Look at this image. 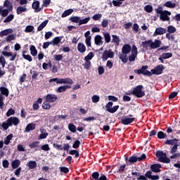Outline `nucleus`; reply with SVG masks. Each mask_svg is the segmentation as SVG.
Here are the masks:
<instances>
[{
	"instance_id": "obj_1",
	"label": "nucleus",
	"mask_w": 180,
	"mask_h": 180,
	"mask_svg": "<svg viewBox=\"0 0 180 180\" xmlns=\"http://www.w3.org/2000/svg\"><path fill=\"white\" fill-rule=\"evenodd\" d=\"M20 123V120L17 117H9L6 122H3L1 127L4 130H8L11 126H18Z\"/></svg>"
},
{
	"instance_id": "obj_2",
	"label": "nucleus",
	"mask_w": 180,
	"mask_h": 180,
	"mask_svg": "<svg viewBox=\"0 0 180 180\" xmlns=\"http://www.w3.org/2000/svg\"><path fill=\"white\" fill-rule=\"evenodd\" d=\"M8 98L9 96V89L5 86L0 87V109H3L4 106V101H5V97Z\"/></svg>"
},
{
	"instance_id": "obj_3",
	"label": "nucleus",
	"mask_w": 180,
	"mask_h": 180,
	"mask_svg": "<svg viewBox=\"0 0 180 180\" xmlns=\"http://www.w3.org/2000/svg\"><path fill=\"white\" fill-rule=\"evenodd\" d=\"M51 82H56L57 84H67L68 85H72L74 84V81L72 80L71 78L67 77L64 79H59V78H53L49 79V83L51 84Z\"/></svg>"
},
{
	"instance_id": "obj_4",
	"label": "nucleus",
	"mask_w": 180,
	"mask_h": 180,
	"mask_svg": "<svg viewBox=\"0 0 180 180\" xmlns=\"http://www.w3.org/2000/svg\"><path fill=\"white\" fill-rule=\"evenodd\" d=\"M156 156L158 158V161H160V162H164L165 164H169V162H171V160L167 158V153H164V151H157Z\"/></svg>"
},
{
	"instance_id": "obj_5",
	"label": "nucleus",
	"mask_w": 180,
	"mask_h": 180,
	"mask_svg": "<svg viewBox=\"0 0 180 180\" xmlns=\"http://www.w3.org/2000/svg\"><path fill=\"white\" fill-rule=\"evenodd\" d=\"M131 94L136 96V98H143L146 95V93L143 91V85L136 86L133 89Z\"/></svg>"
},
{
	"instance_id": "obj_6",
	"label": "nucleus",
	"mask_w": 180,
	"mask_h": 180,
	"mask_svg": "<svg viewBox=\"0 0 180 180\" xmlns=\"http://www.w3.org/2000/svg\"><path fill=\"white\" fill-rule=\"evenodd\" d=\"M147 68H148V65H143L141 67V69L135 70L134 72L135 74H138V75L142 74V75H147L148 77H151L153 74L151 73V72L147 70Z\"/></svg>"
},
{
	"instance_id": "obj_7",
	"label": "nucleus",
	"mask_w": 180,
	"mask_h": 180,
	"mask_svg": "<svg viewBox=\"0 0 180 180\" xmlns=\"http://www.w3.org/2000/svg\"><path fill=\"white\" fill-rule=\"evenodd\" d=\"M136 120V118L134 117L133 115H129L127 116H124L121 118V123L124 126H127V124H130V123H133Z\"/></svg>"
},
{
	"instance_id": "obj_8",
	"label": "nucleus",
	"mask_w": 180,
	"mask_h": 180,
	"mask_svg": "<svg viewBox=\"0 0 180 180\" xmlns=\"http://www.w3.org/2000/svg\"><path fill=\"white\" fill-rule=\"evenodd\" d=\"M138 54L139 52L137 51V46H136V45H133L131 51V55L128 57L129 61H130L131 63L135 61L136 58H137Z\"/></svg>"
},
{
	"instance_id": "obj_9",
	"label": "nucleus",
	"mask_w": 180,
	"mask_h": 180,
	"mask_svg": "<svg viewBox=\"0 0 180 180\" xmlns=\"http://www.w3.org/2000/svg\"><path fill=\"white\" fill-rule=\"evenodd\" d=\"M115 57V53L112 50H105L102 54L103 61H106L108 58H113Z\"/></svg>"
},
{
	"instance_id": "obj_10",
	"label": "nucleus",
	"mask_w": 180,
	"mask_h": 180,
	"mask_svg": "<svg viewBox=\"0 0 180 180\" xmlns=\"http://www.w3.org/2000/svg\"><path fill=\"white\" fill-rule=\"evenodd\" d=\"M113 103L112 102H108L105 105V109L107 112H109V113H115V112H117V109H119V105H115L113 108Z\"/></svg>"
},
{
	"instance_id": "obj_11",
	"label": "nucleus",
	"mask_w": 180,
	"mask_h": 180,
	"mask_svg": "<svg viewBox=\"0 0 180 180\" xmlns=\"http://www.w3.org/2000/svg\"><path fill=\"white\" fill-rule=\"evenodd\" d=\"M146 154H142L141 157L131 156L129 159V165L134 164V162H137V161H143V160H146Z\"/></svg>"
},
{
	"instance_id": "obj_12",
	"label": "nucleus",
	"mask_w": 180,
	"mask_h": 180,
	"mask_svg": "<svg viewBox=\"0 0 180 180\" xmlns=\"http://www.w3.org/2000/svg\"><path fill=\"white\" fill-rule=\"evenodd\" d=\"M169 16H171V12L165 11L160 14V19L162 20V22H169L170 18Z\"/></svg>"
},
{
	"instance_id": "obj_13",
	"label": "nucleus",
	"mask_w": 180,
	"mask_h": 180,
	"mask_svg": "<svg viewBox=\"0 0 180 180\" xmlns=\"http://www.w3.org/2000/svg\"><path fill=\"white\" fill-rule=\"evenodd\" d=\"M164 70V65H159L155 69H152L150 72H152L151 74H155L156 75H160V74H162V70Z\"/></svg>"
},
{
	"instance_id": "obj_14",
	"label": "nucleus",
	"mask_w": 180,
	"mask_h": 180,
	"mask_svg": "<svg viewBox=\"0 0 180 180\" xmlns=\"http://www.w3.org/2000/svg\"><path fill=\"white\" fill-rule=\"evenodd\" d=\"M58 97L56 94H48L46 96V102H49L50 103H54L56 101H57Z\"/></svg>"
},
{
	"instance_id": "obj_15",
	"label": "nucleus",
	"mask_w": 180,
	"mask_h": 180,
	"mask_svg": "<svg viewBox=\"0 0 180 180\" xmlns=\"http://www.w3.org/2000/svg\"><path fill=\"white\" fill-rule=\"evenodd\" d=\"M167 33V30L164 29L162 27H158L156 28L155 32L153 33L154 37H156V36H161L162 34H165Z\"/></svg>"
},
{
	"instance_id": "obj_16",
	"label": "nucleus",
	"mask_w": 180,
	"mask_h": 180,
	"mask_svg": "<svg viewBox=\"0 0 180 180\" xmlns=\"http://www.w3.org/2000/svg\"><path fill=\"white\" fill-rule=\"evenodd\" d=\"M1 53L4 56V57H11L10 58V61H15V60H16V56H18L16 53H14V55L12 56V52L5 51H3Z\"/></svg>"
},
{
	"instance_id": "obj_17",
	"label": "nucleus",
	"mask_w": 180,
	"mask_h": 180,
	"mask_svg": "<svg viewBox=\"0 0 180 180\" xmlns=\"http://www.w3.org/2000/svg\"><path fill=\"white\" fill-rule=\"evenodd\" d=\"M161 41H160V39H155V41H153V40H151L150 42V49H158L160 48V46H161Z\"/></svg>"
},
{
	"instance_id": "obj_18",
	"label": "nucleus",
	"mask_w": 180,
	"mask_h": 180,
	"mask_svg": "<svg viewBox=\"0 0 180 180\" xmlns=\"http://www.w3.org/2000/svg\"><path fill=\"white\" fill-rule=\"evenodd\" d=\"M77 51H79V53L84 54V53L86 51V46H85V44H84V43L79 42L77 44Z\"/></svg>"
},
{
	"instance_id": "obj_19",
	"label": "nucleus",
	"mask_w": 180,
	"mask_h": 180,
	"mask_svg": "<svg viewBox=\"0 0 180 180\" xmlns=\"http://www.w3.org/2000/svg\"><path fill=\"white\" fill-rule=\"evenodd\" d=\"M150 170L152 172H161V165L154 164L150 166Z\"/></svg>"
},
{
	"instance_id": "obj_20",
	"label": "nucleus",
	"mask_w": 180,
	"mask_h": 180,
	"mask_svg": "<svg viewBox=\"0 0 180 180\" xmlns=\"http://www.w3.org/2000/svg\"><path fill=\"white\" fill-rule=\"evenodd\" d=\"M32 9H34V12H40L41 11V8H40V1H34L32 3Z\"/></svg>"
},
{
	"instance_id": "obj_21",
	"label": "nucleus",
	"mask_w": 180,
	"mask_h": 180,
	"mask_svg": "<svg viewBox=\"0 0 180 180\" xmlns=\"http://www.w3.org/2000/svg\"><path fill=\"white\" fill-rule=\"evenodd\" d=\"M131 51V46L129 44H124L122 49V54H129Z\"/></svg>"
},
{
	"instance_id": "obj_22",
	"label": "nucleus",
	"mask_w": 180,
	"mask_h": 180,
	"mask_svg": "<svg viewBox=\"0 0 180 180\" xmlns=\"http://www.w3.org/2000/svg\"><path fill=\"white\" fill-rule=\"evenodd\" d=\"M25 12H27V8H26V6H20L17 7L16 8L17 15H20L21 13H23Z\"/></svg>"
},
{
	"instance_id": "obj_23",
	"label": "nucleus",
	"mask_w": 180,
	"mask_h": 180,
	"mask_svg": "<svg viewBox=\"0 0 180 180\" xmlns=\"http://www.w3.org/2000/svg\"><path fill=\"white\" fill-rule=\"evenodd\" d=\"M36 129V124L30 123L27 125L25 131V133H29V131H33Z\"/></svg>"
},
{
	"instance_id": "obj_24",
	"label": "nucleus",
	"mask_w": 180,
	"mask_h": 180,
	"mask_svg": "<svg viewBox=\"0 0 180 180\" xmlns=\"http://www.w3.org/2000/svg\"><path fill=\"white\" fill-rule=\"evenodd\" d=\"M11 33H13V30H12L11 28L4 30L0 32V37H4V36H8V34H11Z\"/></svg>"
},
{
	"instance_id": "obj_25",
	"label": "nucleus",
	"mask_w": 180,
	"mask_h": 180,
	"mask_svg": "<svg viewBox=\"0 0 180 180\" xmlns=\"http://www.w3.org/2000/svg\"><path fill=\"white\" fill-rule=\"evenodd\" d=\"M94 41L96 46H102L103 44V41H102V37L101 35H96L94 38Z\"/></svg>"
},
{
	"instance_id": "obj_26",
	"label": "nucleus",
	"mask_w": 180,
	"mask_h": 180,
	"mask_svg": "<svg viewBox=\"0 0 180 180\" xmlns=\"http://www.w3.org/2000/svg\"><path fill=\"white\" fill-rule=\"evenodd\" d=\"M70 88H71V86L69 85L60 86L57 89L56 91L58 94H61V92H65L67 89H70Z\"/></svg>"
},
{
	"instance_id": "obj_27",
	"label": "nucleus",
	"mask_w": 180,
	"mask_h": 180,
	"mask_svg": "<svg viewBox=\"0 0 180 180\" xmlns=\"http://www.w3.org/2000/svg\"><path fill=\"white\" fill-rule=\"evenodd\" d=\"M60 43H61V37H56L51 41V46H57V45L60 44Z\"/></svg>"
},
{
	"instance_id": "obj_28",
	"label": "nucleus",
	"mask_w": 180,
	"mask_h": 180,
	"mask_svg": "<svg viewBox=\"0 0 180 180\" xmlns=\"http://www.w3.org/2000/svg\"><path fill=\"white\" fill-rule=\"evenodd\" d=\"M11 167L13 169H16V168H19L20 167V160H15L11 162Z\"/></svg>"
},
{
	"instance_id": "obj_29",
	"label": "nucleus",
	"mask_w": 180,
	"mask_h": 180,
	"mask_svg": "<svg viewBox=\"0 0 180 180\" xmlns=\"http://www.w3.org/2000/svg\"><path fill=\"white\" fill-rule=\"evenodd\" d=\"M164 6H165L166 8H170V9H174V8L176 6V3L169 1L164 4Z\"/></svg>"
},
{
	"instance_id": "obj_30",
	"label": "nucleus",
	"mask_w": 180,
	"mask_h": 180,
	"mask_svg": "<svg viewBox=\"0 0 180 180\" xmlns=\"http://www.w3.org/2000/svg\"><path fill=\"white\" fill-rule=\"evenodd\" d=\"M141 46L143 47V49H146V50L148 49V47L151 48V39L143 41L141 43Z\"/></svg>"
},
{
	"instance_id": "obj_31",
	"label": "nucleus",
	"mask_w": 180,
	"mask_h": 180,
	"mask_svg": "<svg viewBox=\"0 0 180 180\" xmlns=\"http://www.w3.org/2000/svg\"><path fill=\"white\" fill-rule=\"evenodd\" d=\"M27 165L28 166L30 169H34V168L37 167V163L36 162V161L30 160L27 163Z\"/></svg>"
},
{
	"instance_id": "obj_32",
	"label": "nucleus",
	"mask_w": 180,
	"mask_h": 180,
	"mask_svg": "<svg viewBox=\"0 0 180 180\" xmlns=\"http://www.w3.org/2000/svg\"><path fill=\"white\" fill-rule=\"evenodd\" d=\"M165 144L167 146H175V144H178V139H169L165 141Z\"/></svg>"
},
{
	"instance_id": "obj_33",
	"label": "nucleus",
	"mask_w": 180,
	"mask_h": 180,
	"mask_svg": "<svg viewBox=\"0 0 180 180\" xmlns=\"http://www.w3.org/2000/svg\"><path fill=\"white\" fill-rule=\"evenodd\" d=\"M47 23H49V20H46L45 21L41 22L37 27V32H41V30H44L45 26H47Z\"/></svg>"
},
{
	"instance_id": "obj_34",
	"label": "nucleus",
	"mask_w": 180,
	"mask_h": 180,
	"mask_svg": "<svg viewBox=\"0 0 180 180\" xmlns=\"http://www.w3.org/2000/svg\"><path fill=\"white\" fill-rule=\"evenodd\" d=\"M13 139V134H11L8 136H7L6 138H4V144L6 146H9V143H11V140Z\"/></svg>"
},
{
	"instance_id": "obj_35",
	"label": "nucleus",
	"mask_w": 180,
	"mask_h": 180,
	"mask_svg": "<svg viewBox=\"0 0 180 180\" xmlns=\"http://www.w3.org/2000/svg\"><path fill=\"white\" fill-rule=\"evenodd\" d=\"M72 12H74V10L72 8L66 10L62 13L61 18H67V16H70Z\"/></svg>"
},
{
	"instance_id": "obj_36",
	"label": "nucleus",
	"mask_w": 180,
	"mask_h": 180,
	"mask_svg": "<svg viewBox=\"0 0 180 180\" xmlns=\"http://www.w3.org/2000/svg\"><path fill=\"white\" fill-rule=\"evenodd\" d=\"M112 43H115L117 46H119L120 43V38L117 35H112Z\"/></svg>"
},
{
	"instance_id": "obj_37",
	"label": "nucleus",
	"mask_w": 180,
	"mask_h": 180,
	"mask_svg": "<svg viewBox=\"0 0 180 180\" xmlns=\"http://www.w3.org/2000/svg\"><path fill=\"white\" fill-rule=\"evenodd\" d=\"M70 20H71V22H73V23H78V25L79 26V23L81 21V17L73 16L70 18Z\"/></svg>"
},
{
	"instance_id": "obj_38",
	"label": "nucleus",
	"mask_w": 180,
	"mask_h": 180,
	"mask_svg": "<svg viewBox=\"0 0 180 180\" xmlns=\"http://www.w3.org/2000/svg\"><path fill=\"white\" fill-rule=\"evenodd\" d=\"M119 58L122 61V63H127V54L122 53L119 55Z\"/></svg>"
},
{
	"instance_id": "obj_39",
	"label": "nucleus",
	"mask_w": 180,
	"mask_h": 180,
	"mask_svg": "<svg viewBox=\"0 0 180 180\" xmlns=\"http://www.w3.org/2000/svg\"><path fill=\"white\" fill-rule=\"evenodd\" d=\"M95 57L94 52H89L86 56L84 57V61H90Z\"/></svg>"
},
{
	"instance_id": "obj_40",
	"label": "nucleus",
	"mask_w": 180,
	"mask_h": 180,
	"mask_svg": "<svg viewBox=\"0 0 180 180\" xmlns=\"http://www.w3.org/2000/svg\"><path fill=\"white\" fill-rule=\"evenodd\" d=\"M103 34L105 43H110V34L109 32H103Z\"/></svg>"
},
{
	"instance_id": "obj_41",
	"label": "nucleus",
	"mask_w": 180,
	"mask_h": 180,
	"mask_svg": "<svg viewBox=\"0 0 180 180\" xmlns=\"http://www.w3.org/2000/svg\"><path fill=\"white\" fill-rule=\"evenodd\" d=\"M30 50L31 51L32 56H33L34 57L37 56V50L36 49V46L31 45Z\"/></svg>"
},
{
	"instance_id": "obj_42",
	"label": "nucleus",
	"mask_w": 180,
	"mask_h": 180,
	"mask_svg": "<svg viewBox=\"0 0 180 180\" xmlns=\"http://www.w3.org/2000/svg\"><path fill=\"white\" fill-rule=\"evenodd\" d=\"M68 129L70 131H72V133H75L77 131V127H75L74 124L70 123L68 124Z\"/></svg>"
},
{
	"instance_id": "obj_43",
	"label": "nucleus",
	"mask_w": 180,
	"mask_h": 180,
	"mask_svg": "<svg viewBox=\"0 0 180 180\" xmlns=\"http://www.w3.org/2000/svg\"><path fill=\"white\" fill-rule=\"evenodd\" d=\"M15 18V15L13 14L9 15L4 20V23H9V22H12Z\"/></svg>"
},
{
	"instance_id": "obj_44",
	"label": "nucleus",
	"mask_w": 180,
	"mask_h": 180,
	"mask_svg": "<svg viewBox=\"0 0 180 180\" xmlns=\"http://www.w3.org/2000/svg\"><path fill=\"white\" fill-rule=\"evenodd\" d=\"M16 39V35L15 34H11L6 37V41H12Z\"/></svg>"
},
{
	"instance_id": "obj_45",
	"label": "nucleus",
	"mask_w": 180,
	"mask_h": 180,
	"mask_svg": "<svg viewBox=\"0 0 180 180\" xmlns=\"http://www.w3.org/2000/svg\"><path fill=\"white\" fill-rule=\"evenodd\" d=\"M89 20H91V18H89V17H87V18H84V19L80 18V22H79V26H81L82 25H86V23H88V22Z\"/></svg>"
},
{
	"instance_id": "obj_46",
	"label": "nucleus",
	"mask_w": 180,
	"mask_h": 180,
	"mask_svg": "<svg viewBox=\"0 0 180 180\" xmlns=\"http://www.w3.org/2000/svg\"><path fill=\"white\" fill-rule=\"evenodd\" d=\"M40 146V142L39 141H35L34 143H32L29 145L30 148H37Z\"/></svg>"
},
{
	"instance_id": "obj_47",
	"label": "nucleus",
	"mask_w": 180,
	"mask_h": 180,
	"mask_svg": "<svg viewBox=\"0 0 180 180\" xmlns=\"http://www.w3.org/2000/svg\"><path fill=\"white\" fill-rule=\"evenodd\" d=\"M126 0H113L112 1V4L115 6H120V5H122V4H123V1H124Z\"/></svg>"
},
{
	"instance_id": "obj_48",
	"label": "nucleus",
	"mask_w": 180,
	"mask_h": 180,
	"mask_svg": "<svg viewBox=\"0 0 180 180\" xmlns=\"http://www.w3.org/2000/svg\"><path fill=\"white\" fill-rule=\"evenodd\" d=\"M168 33H175L176 32V28L172 25H169L167 27Z\"/></svg>"
},
{
	"instance_id": "obj_49",
	"label": "nucleus",
	"mask_w": 180,
	"mask_h": 180,
	"mask_svg": "<svg viewBox=\"0 0 180 180\" xmlns=\"http://www.w3.org/2000/svg\"><path fill=\"white\" fill-rule=\"evenodd\" d=\"M25 53H26V51H22V57L23 58H25V60H27V61H32L33 59L32 58V56L30 55H26L25 54Z\"/></svg>"
},
{
	"instance_id": "obj_50",
	"label": "nucleus",
	"mask_w": 180,
	"mask_h": 180,
	"mask_svg": "<svg viewBox=\"0 0 180 180\" xmlns=\"http://www.w3.org/2000/svg\"><path fill=\"white\" fill-rule=\"evenodd\" d=\"M0 64H1L2 68H5V65H6V60L3 56H0Z\"/></svg>"
},
{
	"instance_id": "obj_51",
	"label": "nucleus",
	"mask_w": 180,
	"mask_h": 180,
	"mask_svg": "<svg viewBox=\"0 0 180 180\" xmlns=\"http://www.w3.org/2000/svg\"><path fill=\"white\" fill-rule=\"evenodd\" d=\"M34 30V27L32 25H27L25 27V33H30V32H33Z\"/></svg>"
},
{
	"instance_id": "obj_52",
	"label": "nucleus",
	"mask_w": 180,
	"mask_h": 180,
	"mask_svg": "<svg viewBox=\"0 0 180 180\" xmlns=\"http://www.w3.org/2000/svg\"><path fill=\"white\" fill-rule=\"evenodd\" d=\"M144 11H146V12H147L148 13H151V12H153V6L146 5L144 7Z\"/></svg>"
},
{
	"instance_id": "obj_53",
	"label": "nucleus",
	"mask_w": 180,
	"mask_h": 180,
	"mask_svg": "<svg viewBox=\"0 0 180 180\" xmlns=\"http://www.w3.org/2000/svg\"><path fill=\"white\" fill-rule=\"evenodd\" d=\"M172 57V53H163L162 54V58L167 59V58H171Z\"/></svg>"
},
{
	"instance_id": "obj_54",
	"label": "nucleus",
	"mask_w": 180,
	"mask_h": 180,
	"mask_svg": "<svg viewBox=\"0 0 180 180\" xmlns=\"http://www.w3.org/2000/svg\"><path fill=\"white\" fill-rule=\"evenodd\" d=\"M100 99H101V98L99 97V96H97V95H94L91 97L93 103H98V102H99Z\"/></svg>"
},
{
	"instance_id": "obj_55",
	"label": "nucleus",
	"mask_w": 180,
	"mask_h": 180,
	"mask_svg": "<svg viewBox=\"0 0 180 180\" xmlns=\"http://www.w3.org/2000/svg\"><path fill=\"white\" fill-rule=\"evenodd\" d=\"M42 6L47 8L50 6V4H51V0H42Z\"/></svg>"
},
{
	"instance_id": "obj_56",
	"label": "nucleus",
	"mask_w": 180,
	"mask_h": 180,
	"mask_svg": "<svg viewBox=\"0 0 180 180\" xmlns=\"http://www.w3.org/2000/svg\"><path fill=\"white\" fill-rule=\"evenodd\" d=\"M43 109H46V110H49L50 109V103L49 101H46L42 104Z\"/></svg>"
},
{
	"instance_id": "obj_57",
	"label": "nucleus",
	"mask_w": 180,
	"mask_h": 180,
	"mask_svg": "<svg viewBox=\"0 0 180 180\" xmlns=\"http://www.w3.org/2000/svg\"><path fill=\"white\" fill-rule=\"evenodd\" d=\"M47 136H49V133L41 134L38 136V140H44V139H47Z\"/></svg>"
},
{
	"instance_id": "obj_58",
	"label": "nucleus",
	"mask_w": 180,
	"mask_h": 180,
	"mask_svg": "<svg viewBox=\"0 0 180 180\" xmlns=\"http://www.w3.org/2000/svg\"><path fill=\"white\" fill-rule=\"evenodd\" d=\"M109 25V20L108 19H103L101 22V26L102 27H108V25Z\"/></svg>"
},
{
	"instance_id": "obj_59",
	"label": "nucleus",
	"mask_w": 180,
	"mask_h": 180,
	"mask_svg": "<svg viewBox=\"0 0 180 180\" xmlns=\"http://www.w3.org/2000/svg\"><path fill=\"white\" fill-rule=\"evenodd\" d=\"M92 39V37H87L85 39V43H86V46H87V47H92V45L91 44V39Z\"/></svg>"
},
{
	"instance_id": "obj_60",
	"label": "nucleus",
	"mask_w": 180,
	"mask_h": 180,
	"mask_svg": "<svg viewBox=\"0 0 180 180\" xmlns=\"http://www.w3.org/2000/svg\"><path fill=\"white\" fill-rule=\"evenodd\" d=\"M102 18V14H95L93 17L92 19L93 20H100Z\"/></svg>"
},
{
	"instance_id": "obj_61",
	"label": "nucleus",
	"mask_w": 180,
	"mask_h": 180,
	"mask_svg": "<svg viewBox=\"0 0 180 180\" xmlns=\"http://www.w3.org/2000/svg\"><path fill=\"white\" fill-rule=\"evenodd\" d=\"M12 115H15V111H14L13 109L10 108V109L7 111V112H6V116H7V117H9V116H12Z\"/></svg>"
},
{
	"instance_id": "obj_62",
	"label": "nucleus",
	"mask_w": 180,
	"mask_h": 180,
	"mask_svg": "<svg viewBox=\"0 0 180 180\" xmlns=\"http://www.w3.org/2000/svg\"><path fill=\"white\" fill-rule=\"evenodd\" d=\"M26 77H27V75H26L25 73L20 77L19 81L20 84H22V82H25V81H26Z\"/></svg>"
},
{
	"instance_id": "obj_63",
	"label": "nucleus",
	"mask_w": 180,
	"mask_h": 180,
	"mask_svg": "<svg viewBox=\"0 0 180 180\" xmlns=\"http://www.w3.org/2000/svg\"><path fill=\"white\" fill-rule=\"evenodd\" d=\"M41 149L43 151H50V146H49V144H45L41 146Z\"/></svg>"
},
{
	"instance_id": "obj_64",
	"label": "nucleus",
	"mask_w": 180,
	"mask_h": 180,
	"mask_svg": "<svg viewBox=\"0 0 180 180\" xmlns=\"http://www.w3.org/2000/svg\"><path fill=\"white\" fill-rule=\"evenodd\" d=\"M91 61L89 60H85L84 63V68H86V70H89L91 68Z\"/></svg>"
}]
</instances>
